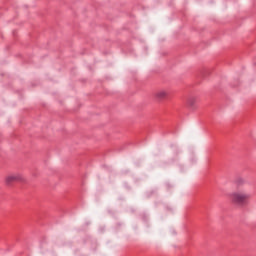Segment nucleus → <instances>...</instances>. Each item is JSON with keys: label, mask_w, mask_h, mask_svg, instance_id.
<instances>
[{"label": "nucleus", "mask_w": 256, "mask_h": 256, "mask_svg": "<svg viewBox=\"0 0 256 256\" xmlns=\"http://www.w3.org/2000/svg\"><path fill=\"white\" fill-rule=\"evenodd\" d=\"M229 197L233 205H247L251 201V193L245 189L236 190Z\"/></svg>", "instance_id": "f257e3e1"}, {"label": "nucleus", "mask_w": 256, "mask_h": 256, "mask_svg": "<svg viewBox=\"0 0 256 256\" xmlns=\"http://www.w3.org/2000/svg\"><path fill=\"white\" fill-rule=\"evenodd\" d=\"M25 181V178L23 175L17 173V174H9L8 176L5 177V183L6 185H13V183H23Z\"/></svg>", "instance_id": "f03ea898"}, {"label": "nucleus", "mask_w": 256, "mask_h": 256, "mask_svg": "<svg viewBox=\"0 0 256 256\" xmlns=\"http://www.w3.org/2000/svg\"><path fill=\"white\" fill-rule=\"evenodd\" d=\"M169 95V92L165 89H160L155 92L154 97L158 99V101H163V99H167V96Z\"/></svg>", "instance_id": "7ed1b4c3"}, {"label": "nucleus", "mask_w": 256, "mask_h": 256, "mask_svg": "<svg viewBox=\"0 0 256 256\" xmlns=\"http://www.w3.org/2000/svg\"><path fill=\"white\" fill-rule=\"evenodd\" d=\"M197 101H198V99H197V97H195V96H191L189 99H188V105H189V107H191L192 109L193 108H195V105H197Z\"/></svg>", "instance_id": "20e7f679"}, {"label": "nucleus", "mask_w": 256, "mask_h": 256, "mask_svg": "<svg viewBox=\"0 0 256 256\" xmlns=\"http://www.w3.org/2000/svg\"><path fill=\"white\" fill-rule=\"evenodd\" d=\"M237 183H238V185H243V183H245V181L243 179H239V180H237Z\"/></svg>", "instance_id": "39448f33"}]
</instances>
